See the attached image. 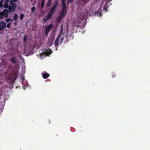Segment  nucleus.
<instances>
[{
    "label": "nucleus",
    "instance_id": "nucleus-1",
    "mask_svg": "<svg viewBox=\"0 0 150 150\" xmlns=\"http://www.w3.org/2000/svg\"><path fill=\"white\" fill-rule=\"evenodd\" d=\"M16 4L15 3H13L12 6H8V8L9 12L11 13V12H14L16 9Z\"/></svg>",
    "mask_w": 150,
    "mask_h": 150
},
{
    "label": "nucleus",
    "instance_id": "nucleus-2",
    "mask_svg": "<svg viewBox=\"0 0 150 150\" xmlns=\"http://www.w3.org/2000/svg\"><path fill=\"white\" fill-rule=\"evenodd\" d=\"M6 26V23L4 21H0V31L4 29Z\"/></svg>",
    "mask_w": 150,
    "mask_h": 150
},
{
    "label": "nucleus",
    "instance_id": "nucleus-3",
    "mask_svg": "<svg viewBox=\"0 0 150 150\" xmlns=\"http://www.w3.org/2000/svg\"><path fill=\"white\" fill-rule=\"evenodd\" d=\"M41 74L42 75V77L45 79H47L50 76V74L47 73L46 71L42 72Z\"/></svg>",
    "mask_w": 150,
    "mask_h": 150
},
{
    "label": "nucleus",
    "instance_id": "nucleus-4",
    "mask_svg": "<svg viewBox=\"0 0 150 150\" xmlns=\"http://www.w3.org/2000/svg\"><path fill=\"white\" fill-rule=\"evenodd\" d=\"M52 16L51 14H50V13H48L47 16L44 18L43 20V22L44 23H46Z\"/></svg>",
    "mask_w": 150,
    "mask_h": 150
},
{
    "label": "nucleus",
    "instance_id": "nucleus-5",
    "mask_svg": "<svg viewBox=\"0 0 150 150\" xmlns=\"http://www.w3.org/2000/svg\"><path fill=\"white\" fill-rule=\"evenodd\" d=\"M73 23L74 26L78 27L80 23V22L78 19H75Z\"/></svg>",
    "mask_w": 150,
    "mask_h": 150
},
{
    "label": "nucleus",
    "instance_id": "nucleus-6",
    "mask_svg": "<svg viewBox=\"0 0 150 150\" xmlns=\"http://www.w3.org/2000/svg\"><path fill=\"white\" fill-rule=\"evenodd\" d=\"M52 52V50L50 48H48L47 49H46L45 50L44 53L47 55H48Z\"/></svg>",
    "mask_w": 150,
    "mask_h": 150
},
{
    "label": "nucleus",
    "instance_id": "nucleus-7",
    "mask_svg": "<svg viewBox=\"0 0 150 150\" xmlns=\"http://www.w3.org/2000/svg\"><path fill=\"white\" fill-rule=\"evenodd\" d=\"M67 13V11H62L61 13L59 16L62 18L65 17Z\"/></svg>",
    "mask_w": 150,
    "mask_h": 150
},
{
    "label": "nucleus",
    "instance_id": "nucleus-8",
    "mask_svg": "<svg viewBox=\"0 0 150 150\" xmlns=\"http://www.w3.org/2000/svg\"><path fill=\"white\" fill-rule=\"evenodd\" d=\"M53 26L52 25L50 24L47 25L46 28V30L47 32H49L51 28Z\"/></svg>",
    "mask_w": 150,
    "mask_h": 150
},
{
    "label": "nucleus",
    "instance_id": "nucleus-9",
    "mask_svg": "<svg viewBox=\"0 0 150 150\" xmlns=\"http://www.w3.org/2000/svg\"><path fill=\"white\" fill-rule=\"evenodd\" d=\"M58 7V1H55L54 2V5L53 7H52V8L54 9L55 10H56V8H57Z\"/></svg>",
    "mask_w": 150,
    "mask_h": 150
},
{
    "label": "nucleus",
    "instance_id": "nucleus-10",
    "mask_svg": "<svg viewBox=\"0 0 150 150\" xmlns=\"http://www.w3.org/2000/svg\"><path fill=\"white\" fill-rule=\"evenodd\" d=\"M2 12H3V13L5 15L6 17H8V11L7 9H4Z\"/></svg>",
    "mask_w": 150,
    "mask_h": 150
},
{
    "label": "nucleus",
    "instance_id": "nucleus-11",
    "mask_svg": "<svg viewBox=\"0 0 150 150\" xmlns=\"http://www.w3.org/2000/svg\"><path fill=\"white\" fill-rule=\"evenodd\" d=\"M62 28H63V25H61V29L60 33L58 35V36H57V38H58V39H59V38L61 37V35L62 34V31H63Z\"/></svg>",
    "mask_w": 150,
    "mask_h": 150
},
{
    "label": "nucleus",
    "instance_id": "nucleus-12",
    "mask_svg": "<svg viewBox=\"0 0 150 150\" xmlns=\"http://www.w3.org/2000/svg\"><path fill=\"white\" fill-rule=\"evenodd\" d=\"M6 18V17L5 15L2 12H0V18L1 19H2L4 18Z\"/></svg>",
    "mask_w": 150,
    "mask_h": 150
},
{
    "label": "nucleus",
    "instance_id": "nucleus-13",
    "mask_svg": "<svg viewBox=\"0 0 150 150\" xmlns=\"http://www.w3.org/2000/svg\"><path fill=\"white\" fill-rule=\"evenodd\" d=\"M55 11L56 10H55L54 9L51 8L49 11L48 13H50V14H51V15L52 16L53 14L54 13Z\"/></svg>",
    "mask_w": 150,
    "mask_h": 150
},
{
    "label": "nucleus",
    "instance_id": "nucleus-14",
    "mask_svg": "<svg viewBox=\"0 0 150 150\" xmlns=\"http://www.w3.org/2000/svg\"><path fill=\"white\" fill-rule=\"evenodd\" d=\"M16 57H12L11 59V62L14 64H16Z\"/></svg>",
    "mask_w": 150,
    "mask_h": 150
},
{
    "label": "nucleus",
    "instance_id": "nucleus-15",
    "mask_svg": "<svg viewBox=\"0 0 150 150\" xmlns=\"http://www.w3.org/2000/svg\"><path fill=\"white\" fill-rule=\"evenodd\" d=\"M52 0H48V1L46 4L47 6V7H49L51 4Z\"/></svg>",
    "mask_w": 150,
    "mask_h": 150
},
{
    "label": "nucleus",
    "instance_id": "nucleus-16",
    "mask_svg": "<svg viewBox=\"0 0 150 150\" xmlns=\"http://www.w3.org/2000/svg\"><path fill=\"white\" fill-rule=\"evenodd\" d=\"M62 6L63 7L62 11H67V6L65 4H62Z\"/></svg>",
    "mask_w": 150,
    "mask_h": 150
},
{
    "label": "nucleus",
    "instance_id": "nucleus-17",
    "mask_svg": "<svg viewBox=\"0 0 150 150\" xmlns=\"http://www.w3.org/2000/svg\"><path fill=\"white\" fill-rule=\"evenodd\" d=\"M62 18L59 16L57 18V21L58 23H59L61 21Z\"/></svg>",
    "mask_w": 150,
    "mask_h": 150
},
{
    "label": "nucleus",
    "instance_id": "nucleus-18",
    "mask_svg": "<svg viewBox=\"0 0 150 150\" xmlns=\"http://www.w3.org/2000/svg\"><path fill=\"white\" fill-rule=\"evenodd\" d=\"M45 4V0H42L41 2V6L42 8H43Z\"/></svg>",
    "mask_w": 150,
    "mask_h": 150
},
{
    "label": "nucleus",
    "instance_id": "nucleus-19",
    "mask_svg": "<svg viewBox=\"0 0 150 150\" xmlns=\"http://www.w3.org/2000/svg\"><path fill=\"white\" fill-rule=\"evenodd\" d=\"M59 39H58V38H56L54 42V45L55 46H57L58 45L59 42Z\"/></svg>",
    "mask_w": 150,
    "mask_h": 150
},
{
    "label": "nucleus",
    "instance_id": "nucleus-20",
    "mask_svg": "<svg viewBox=\"0 0 150 150\" xmlns=\"http://www.w3.org/2000/svg\"><path fill=\"white\" fill-rule=\"evenodd\" d=\"M13 21V19L9 18H7L6 20V23H8L9 21Z\"/></svg>",
    "mask_w": 150,
    "mask_h": 150
},
{
    "label": "nucleus",
    "instance_id": "nucleus-21",
    "mask_svg": "<svg viewBox=\"0 0 150 150\" xmlns=\"http://www.w3.org/2000/svg\"><path fill=\"white\" fill-rule=\"evenodd\" d=\"M24 17V15L23 13H22L21 14L20 16V18L21 21L22 20Z\"/></svg>",
    "mask_w": 150,
    "mask_h": 150
},
{
    "label": "nucleus",
    "instance_id": "nucleus-22",
    "mask_svg": "<svg viewBox=\"0 0 150 150\" xmlns=\"http://www.w3.org/2000/svg\"><path fill=\"white\" fill-rule=\"evenodd\" d=\"M101 13H102V12L99 13V12L98 11L96 12V13L95 14L97 16L98 15L99 16H101L102 15V14H101Z\"/></svg>",
    "mask_w": 150,
    "mask_h": 150
},
{
    "label": "nucleus",
    "instance_id": "nucleus-23",
    "mask_svg": "<svg viewBox=\"0 0 150 150\" xmlns=\"http://www.w3.org/2000/svg\"><path fill=\"white\" fill-rule=\"evenodd\" d=\"M18 17V16L17 14H15L14 16V19L15 21H16L17 20Z\"/></svg>",
    "mask_w": 150,
    "mask_h": 150
},
{
    "label": "nucleus",
    "instance_id": "nucleus-24",
    "mask_svg": "<svg viewBox=\"0 0 150 150\" xmlns=\"http://www.w3.org/2000/svg\"><path fill=\"white\" fill-rule=\"evenodd\" d=\"M9 1V0H5V3H6V4L7 5V7H6L5 6V7L6 8H8V3Z\"/></svg>",
    "mask_w": 150,
    "mask_h": 150
},
{
    "label": "nucleus",
    "instance_id": "nucleus-25",
    "mask_svg": "<svg viewBox=\"0 0 150 150\" xmlns=\"http://www.w3.org/2000/svg\"><path fill=\"white\" fill-rule=\"evenodd\" d=\"M74 0H68L67 2L68 4L72 3L73 2Z\"/></svg>",
    "mask_w": 150,
    "mask_h": 150
},
{
    "label": "nucleus",
    "instance_id": "nucleus-26",
    "mask_svg": "<svg viewBox=\"0 0 150 150\" xmlns=\"http://www.w3.org/2000/svg\"><path fill=\"white\" fill-rule=\"evenodd\" d=\"M11 23H8L7 24V25L6 26V27L8 28H10V26H11Z\"/></svg>",
    "mask_w": 150,
    "mask_h": 150
},
{
    "label": "nucleus",
    "instance_id": "nucleus-27",
    "mask_svg": "<svg viewBox=\"0 0 150 150\" xmlns=\"http://www.w3.org/2000/svg\"><path fill=\"white\" fill-rule=\"evenodd\" d=\"M35 8L34 7H33L32 8L31 10L32 11L33 13L34 12V11L35 10Z\"/></svg>",
    "mask_w": 150,
    "mask_h": 150
},
{
    "label": "nucleus",
    "instance_id": "nucleus-28",
    "mask_svg": "<svg viewBox=\"0 0 150 150\" xmlns=\"http://www.w3.org/2000/svg\"><path fill=\"white\" fill-rule=\"evenodd\" d=\"M26 39H27L26 36L25 35L24 36V38H23V39H24L23 42H25Z\"/></svg>",
    "mask_w": 150,
    "mask_h": 150
},
{
    "label": "nucleus",
    "instance_id": "nucleus-29",
    "mask_svg": "<svg viewBox=\"0 0 150 150\" xmlns=\"http://www.w3.org/2000/svg\"><path fill=\"white\" fill-rule=\"evenodd\" d=\"M17 74H16L15 75H14V78H13V80L14 81L16 79V78H17Z\"/></svg>",
    "mask_w": 150,
    "mask_h": 150
},
{
    "label": "nucleus",
    "instance_id": "nucleus-30",
    "mask_svg": "<svg viewBox=\"0 0 150 150\" xmlns=\"http://www.w3.org/2000/svg\"><path fill=\"white\" fill-rule=\"evenodd\" d=\"M115 76H116V74L115 73H113L112 74V77L114 78V77H115Z\"/></svg>",
    "mask_w": 150,
    "mask_h": 150
},
{
    "label": "nucleus",
    "instance_id": "nucleus-31",
    "mask_svg": "<svg viewBox=\"0 0 150 150\" xmlns=\"http://www.w3.org/2000/svg\"><path fill=\"white\" fill-rule=\"evenodd\" d=\"M62 4H65V0H62Z\"/></svg>",
    "mask_w": 150,
    "mask_h": 150
},
{
    "label": "nucleus",
    "instance_id": "nucleus-32",
    "mask_svg": "<svg viewBox=\"0 0 150 150\" xmlns=\"http://www.w3.org/2000/svg\"><path fill=\"white\" fill-rule=\"evenodd\" d=\"M63 39H64V38L63 37H62V38H61V41H60V44H61V43L62 42Z\"/></svg>",
    "mask_w": 150,
    "mask_h": 150
},
{
    "label": "nucleus",
    "instance_id": "nucleus-33",
    "mask_svg": "<svg viewBox=\"0 0 150 150\" xmlns=\"http://www.w3.org/2000/svg\"><path fill=\"white\" fill-rule=\"evenodd\" d=\"M49 32H47L46 31H45V33L46 35H47L48 34V33Z\"/></svg>",
    "mask_w": 150,
    "mask_h": 150
},
{
    "label": "nucleus",
    "instance_id": "nucleus-34",
    "mask_svg": "<svg viewBox=\"0 0 150 150\" xmlns=\"http://www.w3.org/2000/svg\"><path fill=\"white\" fill-rule=\"evenodd\" d=\"M13 0L14 2H16L18 1V0Z\"/></svg>",
    "mask_w": 150,
    "mask_h": 150
},
{
    "label": "nucleus",
    "instance_id": "nucleus-35",
    "mask_svg": "<svg viewBox=\"0 0 150 150\" xmlns=\"http://www.w3.org/2000/svg\"><path fill=\"white\" fill-rule=\"evenodd\" d=\"M86 0H83V2L86 3V4H87V2H86Z\"/></svg>",
    "mask_w": 150,
    "mask_h": 150
},
{
    "label": "nucleus",
    "instance_id": "nucleus-36",
    "mask_svg": "<svg viewBox=\"0 0 150 150\" xmlns=\"http://www.w3.org/2000/svg\"><path fill=\"white\" fill-rule=\"evenodd\" d=\"M5 6L6 7H7V5L6 4V3H5V4L4 5V6L5 7Z\"/></svg>",
    "mask_w": 150,
    "mask_h": 150
},
{
    "label": "nucleus",
    "instance_id": "nucleus-37",
    "mask_svg": "<svg viewBox=\"0 0 150 150\" xmlns=\"http://www.w3.org/2000/svg\"><path fill=\"white\" fill-rule=\"evenodd\" d=\"M68 36L66 37V40H67V42H68V40L67 39V38Z\"/></svg>",
    "mask_w": 150,
    "mask_h": 150
},
{
    "label": "nucleus",
    "instance_id": "nucleus-38",
    "mask_svg": "<svg viewBox=\"0 0 150 150\" xmlns=\"http://www.w3.org/2000/svg\"><path fill=\"white\" fill-rule=\"evenodd\" d=\"M12 2H13V1H11V4H11H11H12Z\"/></svg>",
    "mask_w": 150,
    "mask_h": 150
},
{
    "label": "nucleus",
    "instance_id": "nucleus-39",
    "mask_svg": "<svg viewBox=\"0 0 150 150\" xmlns=\"http://www.w3.org/2000/svg\"><path fill=\"white\" fill-rule=\"evenodd\" d=\"M16 23H17V22L16 21L15 23V25H16Z\"/></svg>",
    "mask_w": 150,
    "mask_h": 150
},
{
    "label": "nucleus",
    "instance_id": "nucleus-40",
    "mask_svg": "<svg viewBox=\"0 0 150 150\" xmlns=\"http://www.w3.org/2000/svg\"><path fill=\"white\" fill-rule=\"evenodd\" d=\"M49 123H50V121H49Z\"/></svg>",
    "mask_w": 150,
    "mask_h": 150
}]
</instances>
